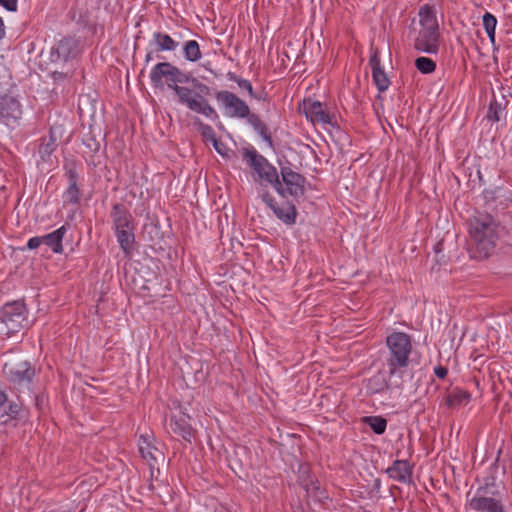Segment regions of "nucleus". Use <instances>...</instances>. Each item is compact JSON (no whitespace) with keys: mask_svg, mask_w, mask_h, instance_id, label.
<instances>
[{"mask_svg":"<svg viewBox=\"0 0 512 512\" xmlns=\"http://www.w3.org/2000/svg\"><path fill=\"white\" fill-rule=\"evenodd\" d=\"M149 76L154 88H163L166 84L174 91L180 104L207 118L218 119L217 112L206 100L210 95V88L197 78L183 72L170 62L157 63L151 69Z\"/></svg>","mask_w":512,"mask_h":512,"instance_id":"1","label":"nucleus"},{"mask_svg":"<svg viewBox=\"0 0 512 512\" xmlns=\"http://www.w3.org/2000/svg\"><path fill=\"white\" fill-rule=\"evenodd\" d=\"M385 343L388 350L385 362L389 376L403 375L411 362L412 337L407 333L394 331L386 337Z\"/></svg>","mask_w":512,"mask_h":512,"instance_id":"2","label":"nucleus"},{"mask_svg":"<svg viewBox=\"0 0 512 512\" xmlns=\"http://www.w3.org/2000/svg\"><path fill=\"white\" fill-rule=\"evenodd\" d=\"M469 246L473 258L488 257L495 246L493 220L489 215L475 217L470 221Z\"/></svg>","mask_w":512,"mask_h":512,"instance_id":"3","label":"nucleus"},{"mask_svg":"<svg viewBox=\"0 0 512 512\" xmlns=\"http://www.w3.org/2000/svg\"><path fill=\"white\" fill-rule=\"evenodd\" d=\"M28 324L26 306L23 302L13 301L0 310V334L10 336L19 332Z\"/></svg>","mask_w":512,"mask_h":512,"instance_id":"4","label":"nucleus"},{"mask_svg":"<svg viewBox=\"0 0 512 512\" xmlns=\"http://www.w3.org/2000/svg\"><path fill=\"white\" fill-rule=\"evenodd\" d=\"M490 484L480 486L476 494L468 499L466 509L477 512H505V507L500 499L495 497H488L487 494L495 496V491H489Z\"/></svg>","mask_w":512,"mask_h":512,"instance_id":"5","label":"nucleus"},{"mask_svg":"<svg viewBox=\"0 0 512 512\" xmlns=\"http://www.w3.org/2000/svg\"><path fill=\"white\" fill-rule=\"evenodd\" d=\"M215 98L220 103L226 116L244 118L249 115L248 105L234 93L221 90L215 93Z\"/></svg>","mask_w":512,"mask_h":512,"instance_id":"6","label":"nucleus"},{"mask_svg":"<svg viewBox=\"0 0 512 512\" xmlns=\"http://www.w3.org/2000/svg\"><path fill=\"white\" fill-rule=\"evenodd\" d=\"M257 159L258 182L260 185L265 187L270 186L280 195H284V187L280 181L276 167L259 153Z\"/></svg>","mask_w":512,"mask_h":512,"instance_id":"7","label":"nucleus"},{"mask_svg":"<svg viewBox=\"0 0 512 512\" xmlns=\"http://www.w3.org/2000/svg\"><path fill=\"white\" fill-rule=\"evenodd\" d=\"M298 110L313 124L334 126L333 118L327 113L320 101L304 98L298 105Z\"/></svg>","mask_w":512,"mask_h":512,"instance_id":"8","label":"nucleus"},{"mask_svg":"<svg viewBox=\"0 0 512 512\" xmlns=\"http://www.w3.org/2000/svg\"><path fill=\"white\" fill-rule=\"evenodd\" d=\"M282 185L284 187V195L289 194L295 199L302 197L305 193L306 179L303 175L293 171L289 167L281 169Z\"/></svg>","mask_w":512,"mask_h":512,"instance_id":"9","label":"nucleus"},{"mask_svg":"<svg viewBox=\"0 0 512 512\" xmlns=\"http://www.w3.org/2000/svg\"><path fill=\"white\" fill-rule=\"evenodd\" d=\"M79 53L78 42L73 37H64L58 41L51 50V61L69 62L76 58Z\"/></svg>","mask_w":512,"mask_h":512,"instance_id":"10","label":"nucleus"},{"mask_svg":"<svg viewBox=\"0 0 512 512\" xmlns=\"http://www.w3.org/2000/svg\"><path fill=\"white\" fill-rule=\"evenodd\" d=\"M414 48L428 54H436L439 50L438 29H421L415 39Z\"/></svg>","mask_w":512,"mask_h":512,"instance_id":"11","label":"nucleus"},{"mask_svg":"<svg viewBox=\"0 0 512 512\" xmlns=\"http://www.w3.org/2000/svg\"><path fill=\"white\" fill-rule=\"evenodd\" d=\"M261 197L277 218L282 220L285 224H293L295 222L297 212L293 204L284 202L278 205L268 193L261 194Z\"/></svg>","mask_w":512,"mask_h":512,"instance_id":"12","label":"nucleus"},{"mask_svg":"<svg viewBox=\"0 0 512 512\" xmlns=\"http://www.w3.org/2000/svg\"><path fill=\"white\" fill-rule=\"evenodd\" d=\"M110 217L112 219L114 231L136 228L132 214L122 203L113 204Z\"/></svg>","mask_w":512,"mask_h":512,"instance_id":"13","label":"nucleus"},{"mask_svg":"<svg viewBox=\"0 0 512 512\" xmlns=\"http://www.w3.org/2000/svg\"><path fill=\"white\" fill-rule=\"evenodd\" d=\"M190 417L184 412L172 415L169 420V431L181 437L187 442H191L194 437V429L189 423Z\"/></svg>","mask_w":512,"mask_h":512,"instance_id":"14","label":"nucleus"},{"mask_svg":"<svg viewBox=\"0 0 512 512\" xmlns=\"http://www.w3.org/2000/svg\"><path fill=\"white\" fill-rule=\"evenodd\" d=\"M5 373L10 382L22 385L25 383L29 384L32 382L33 377L35 375V369L31 366V364L28 361H23L13 367H10L7 370L5 369Z\"/></svg>","mask_w":512,"mask_h":512,"instance_id":"15","label":"nucleus"},{"mask_svg":"<svg viewBox=\"0 0 512 512\" xmlns=\"http://www.w3.org/2000/svg\"><path fill=\"white\" fill-rule=\"evenodd\" d=\"M387 475L394 481L411 484L413 482V465L407 460H395L392 465L386 469Z\"/></svg>","mask_w":512,"mask_h":512,"instance_id":"16","label":"nucleus"},{"mask_svg":"<svg viewBox=\"0 0 512 512\" xmlns=\"http://www.w3.org/2000/svg\"><path fill=\"white\" fill-rule=\"evenodd\" d=\"M21 105L19 101L11 95H0V122H9L20 117Z\"/></svg>","mask_w":512,"mask_h":512,"instance_id":"17","label":"nucleus"},{"mask_svg":"<svg viewBox=\"0 0 512 512\" xmlns=\"http://www.w3.org/2000/svg\"><path fill=\"white\" fill-rule=\"evenodd\" d=\"M139 452L143 459L152 467L159 460L164 459V454L149 439V437L141 435L139 438Z\"/></svg>","mask_w":512,"mask_h":512,"instance_id":"18","label":"nucleus"},{"mask_svg":"<svg viewBox=\"0 0 512 512\" xmlns=\"http://www.w3.org/2000/svg\"><path fill=\"white\" fill-rule=\"evenodd\" d=\"M66 234V227L63 225L51 233L42 236V242L48 246L54 253H62V241Z\"/></svg>","mask_w":512,"mask_h":512,"instance_id":"19","label":"nucleus"},{"mask_svg":"<svg viewBox=\"0 0 512 512\" xmlns=\"http://www.w3.org/2000/svg\"><path fill=\"white\" fill-rule=\"evenodd\" d=\"M151 45H154L155 50L158 52L175 51L178 47V42L166 33L154 32L152 35Z\"/></svg>","mask_w":512,"mask_h":512,"instance_id":"20","label":"nucleus"},{"mask_svg":"<svg viewBox=\"0 0 512 512\" xmlns=\"http://www.w3.org/2000/svg\"><path fill=\"white\" fill-rule=\"evenodd\" d=\"M135 229L129 230H118L115 231V236L120 248L123 250L126 256H130L133 251L135 243Z\"/></svg>","mask_w":512,"mask_h":512,"instance_id":"21","label":"nucleus"},{"mask_svg":"<svg viewBox=\"0 0 512 512\" xmlns=\"http://www.w3.org/2000/svg\"><path fill=\"white\" fill-rule=\"evenodd\" d=\"M365 387L369 394H377L387 390L389 384L385 374L378 372L367 380Z\"/></svg>","mask_w":512,"mask_h":512,"instance_id":"22","label":"nucleus"},{"mask_svg":"<svg viewBox=\"0 0 512 512\" xmlns=\"http://www.w3.org/2000/svg\"><path fill=\"white\" fill-rule=\"evenodd\" d=\"M421 29H438V23L433 7L426 4L419 10Z\"/></svg>","mask_w":512,"mask_h":512,"instance_id":"23","label":"nucleus"},{"mask_svg":"<svg viewBox=\"0 0 512 512\" xmlns=\"http://www.w3.org/2000/svg\"><path fill=\"white\" fill-rule=\"evenodd\" d=\"M302 488L306 491L307 496L315 501L323 502V500L328 499L325 489L321 487L317 479L302 482Z\"/></svg>","mask_w":512,"mask_h":512,"instance_id":"24","label":"nucleus"},{"mask_svg":"<svg viewBox=\"0 0 512 512\" xmlns=\"http://www.w3.org/2000/svg\"><path fill=\"white\" fill-rule=\"evenodd\" d=\"M471 399V395L464 390L455 389L446 398V405L448 407H460L468 404Z\"/></svg>","mask_w":512,"mask_h":512,"instance_id":"25","label":"nucleus"},{"mask_svg":"<svg viewBox=\"0 0 512 512\" xmlns=\"http://www.w3.org/2000/svg\"><path fill=\"white\" fill-rule=\"evenodd\" d=\"M57 148V139L54 136L53 131H50L49 138H44L39 146V155L43 161H48L52 153Z\"/></svg>","mask_w":512,"mask_h":512,"instance_id":"26","label":"nucleus"},{"mask_svg":"<svg viewBox=\"0 0 512 512\" xmlns=\"http://www.w3.org/2000/svg\"><path fill=\"white\" fill-rule=\"evenodd\" d=\"M62 198L63 205H78L81 200V191L78 184H68Z\"/></svg>","mask_w":512,"mask_h":512,"instance_id":"27","label":"nucleus"},{"mask_svg":"<svg viewBox=\"0 0 512 512\" xmlns=\"http://www.w3.org/2000/svg\"><path fill=\"white\" fill-rule=\"evenodd\" d=\"M183 53L186 60L191 62L198 61L201 56V50L196 40H189L183 45Z\"/></svg>","mask_w":512,"mask_h":512,"instance_id":"28","label":"nucleus"},{"mask_svg":"<svg viewBox=\"0 0 512 512\" xmlns=\"http://www.w3.org/2000/svg\"><path fill=\"white\" fill-rule=\"evenodd\" d=\"M363 422L378 435L383 434L387 427L386 419L381 416H365Z\"/></svg>","mask_w":512,"mask_h":512,"instance_id":"29","label":"nucleus"},{"mask_svg":"<svg viewBox=\"0 0 512 512\" xmlns=\"http://www.w3.org/2000/svg\"><path fill=\"white\" fill-rule=\"evenodd\" d=\"M258 135L261 137L266 148L271 152L275 153V146L270 129L258 119Z\"/></svg>","mask_w":512,"mask_h":512,"instance_id":"30","label":"nucleus"},{"mask_svg":"<svg viewBox=\"0 0 512 512\" xmlns=\"http://www.w3.org/2000/svg\"><path fill=\"white\" fill-rule=\"evenodd\" d=\"M497 25V19L494 15L489 12H486L483 15V26L484 29L491 41V43L495 42V29Z\"/></svg>","mask_w":512,"mask_h":512,"instance_id":"31","label":"nucleus"},{"mask_svg":"<svg viewBox=\"0 0 512 512\" xmlns=\"http://www.w3.org/2000/svg\"><path fill=\"white\" fill-rule=\"evenodd\" d=\"M193 124L204 140L212 142L216 139L215 132L210 125L203 123L199 118H195Z\"/></svg>","mask_w":512,"mask_h":512,"instance_id":"32","label":"nucleus"},{"mask_svg":"<svg viewBox=\"0 0 512 512\" xmlns=\"http://www.w3.org/2000/svg\"><path fill=\"white\" fill-rule=\"evenodd\" d=\"M21 411V405L16 402H11L8 405L7 410L0 416L2 424H6L10 420L17 419Z\"/></svg>","mask_w":512,"mask_h":512,"instance_id":"33","label":"nucleus"},{"mask_svg":"<svg viewBox=\"0 0 512 512\" xmlns=\"http://www.w3.org/2000/svg\"><path fill=\"white\" fill-rule=\"evenodd\" d=\"M416 68L423 74H429L435 71L436 63L428 57H419L415 60Z\"/></svg>","mask_w":512,"mask_h":512,"instance_id":"34","label":"nucleus"},{"mask_svg":"<svg viewBox=\"0 0 512 512\" xmlns=\"http://www.w3.org/2000/svg\"><path fill=\"white\" fill-rule=\"evenodd\" d=\"M243 160L246 161L247 165L252 169V177L256 175V151L253 147H245L241 149Z\"/></svg>","mask_w":512,"mask_h":512,"instance_id":"35","label":"nucleus"},{"mask_svg":"<svg viewBox=\"0 0 512 512\" xmlns=\"http://www.w3.org/2000/svg\"><path fill=\"white\" fill-rule=\"evenodd\" d=\"M373 80L379 91H385L389 86V79L382 68H376L372 71Z\"/></svg>","mask_w":512,"mask_h":512,"instance_id":"36","label":"nucleus"},{"mask_svg":"<svg viewBox=\"0 0 512 512\" xmlns=\"http://www.w3.org/2000/svg\"><path fill=\"white\" fill-rule=\"evenodd\" d=\"M83 145H85L90 153H97L100 149V143L90 134L85 135L83 138Z\"/></svg>","mask_w":512,"mask_h":512,"instance_id":"37","label":"nucleus"},{"mask_svg":"<svg viewBox=\"0 0 512 512\" xmlns=\"http://www.w3.org/2000/svg\"><path fill=\"white\" fill-rule=\"evenodd\" d=\"M311 479H314L310 473L309 469L306 466H301L299 471V483L302 486V482H310Z\"/></svg>","mask_w":512,"mask_h":512,"instance_id":"38","label":"nucleus"},{"mask_svg":"<svg viewBox=\"0 0 512 512\" xmlns=\"http://www.w3.org/2000/svg\"><path fill=\"white\" fill-rule=\"evenodd\" d=\"M65 175L68 178L69 184H77L78 174H77L76 169L74 167L66 168Z\"/></svg>","mask_w":512,"mask_h":512,"instance_id":"39","label":"nucleus"},{"mask_svg":"<svg viewBox=\"0 0 512 512\" xmlns=\"http://www.w3.org/2000/svg\"><path fill=\"white\" fill-rule=\"evenodd\" d=\"M41 244H43L42 236L32 237L27 242V248L30 250H34L38 248Z\"/></svg>","mask_w":512,"mask_h":512,"instance_id":"40","label":"nucleus"},{"mask_svg":"<svg viewBox=\"0 0 512 512\" xmlns=\"http://www.w3.org/2000/svg\"><path fill=\"white\" fill-rule=\"evenodd\" d=\"M239 88L247 90L251 96H253V87L250 81L239 78L237 81Z\"/></svg>","mask_w":512,"mask_h":512,"instance_id":"41","label":"nucleus"},{"mask_svg":"<svg viewBox=\"0 0 512 512\" xmlns=\"http://www.w3.org/2000/svg\"><path fill=\"white\" fill-rule=\"evenodd\" d=\"M17 2V0H0V5L5 7L8 11H16Z\"/></svg>","mask_w":512,"mask_h":512,"instance_id":"42","label":"nucleus"},{"mask_svg":"<svg viewBox=\"0 0 512 512\" xmlns=\"http://www.w3.org/2000/svg\"><path fill=\"white\" fill-rule=\"evenodd\" d=\"M213 147L215 150L222 156L226 155L227 148L224 143L219 141L217 138L212 141Z\"/></svg>","mask_w":512,"mask_h":512,"instance_id":"43","label":"nucleus"},{"mask_svg":"<svg viewBox=\"0 0 512 512\" xmlns=\"http://www.w3.org/2000/svg\"><path fill=\"white\" fill-rule=\"evenodd\" d=\"M488 118L493 120V121H499L500 120L499 109L497 107H495L494 105H492V104L490 105V108H489Z\"/></svg>","mask_w":512,"mask_h":512,"instance_id":"44","label":"nucleus"},{"mask_svg":"<svg viewBox=\"0 0 512 512\" xmlns=\"http://www.w3.org/2000/svg\"><path fill=\"white\" fill-rule=\"evenodd\" d=\"M369 64H370V66L372 68V71H374V69H376V68H381L380 67V59H379L377 53H374L370 57Z\"/></svg>","mask_w":512,"mask_h":512,"instance_id":"45","label":"nucleus"},{"mask_svg":"<svg viewBox=\"0 0 512 512\" xmlns=\"http://www.w3.org/2000/svg\"><path fill=\"white\" fill-rule=\"evenodd\" d=\"M69 75V71H53L52 72V78L57 81V80H62V79H65L67 78Z\"/></svg>","mask_w":512,"mask_h":512,"instance_id":"46","label":"nucleus"},{"mask_svg":"<svg viewBox=\"0 0 512 512\" xmlns=\"http://www.w3.org/2000/svg\"><path fill=\"white\" fill-rule=\"evenodd\" d=\"M447 369L445 367H442V366H438L435 368V375L438 377V378H445V376L447 375Z\"/></svg>","mask_w":512,"mask_h":512,"instance_id":"47","label":"nucleus"},{"mask_svg":"<svg viewBox=\"0 0 512 512\" xmlns=\"http://www.w3.org/2000/svg\"><path fill=\"white\" fill-rule=\"evenodd\" d=\"M382 487V482L380 478H376L373 481V491L379 493Z\"/></svg>","mask_w":512,"mask_h":512,"instance_id":"48","label":"nucleus"},{"mask_svg":"<svg viewBox=\"0 0 512 512\" xmlns=\"http://www.w3.org/2000/svg\"><path fill=\"white\" fill-rule=\"evenodd\" d=\"M7 402V395L4 391L0 390V407Z\"/></svg>","mask_w":512,"mask_h":512,"instance_id":"49","label":"nucleus"},{"mask_svg":"<svg viewBox=\"0 0 512 512\" xmlns=\"http://www.w3.org/2000/svg\"><path fill=\"white\" fill-rule=\"evenodd\" d=\"M5 35L4 23L2 18L0 17V39H2Z\"/></svg>","mask_w":512,"mask_h":512,"instance_id":"50","label":"nucleus"},{"mask_svg":"<svg viewBox=\"0 0 512 512\" xmlns=\"http://www.w3.org/2000/svg\"><path fill=\"white\" fill-rule=\"evenodd\" d=\"M227 77H228L229 80L234 81L236 83H237V81L239 79V77L236 74L232 73V72H229L227 74Z\"/></svg>","mask_w":512,"mask_h":512,"instance_id":"51","label":"nucleus"},{"mask_svg":"<svg viewBox=\"0 0 512 512\" xmlns=\"http://www.w3.org/2000/svg\"><path fill=\"white\" fill-rule=\"evenodd\" d=\"M153 59V53L151 51L147 52L145 56V63L148 64Z\"/></svg>","mask_w":512,"mask_h":512,"instance_id":"52","label":"nucleus"},{"mask_svg":"<svg viewBox=\"0 0 512 512\" xmlns=\"http://www.w3.org/2000/svg\"><path fill=\"white\" fill-rule=\"evenodd\" d=\"M253 13L256 14V3L253 5Z\"/></svg>","mask_w":512,"mask_h":512,"instance_id":"53","label":"nucleus"}]
</instances>
